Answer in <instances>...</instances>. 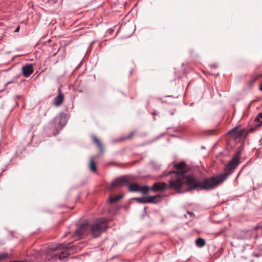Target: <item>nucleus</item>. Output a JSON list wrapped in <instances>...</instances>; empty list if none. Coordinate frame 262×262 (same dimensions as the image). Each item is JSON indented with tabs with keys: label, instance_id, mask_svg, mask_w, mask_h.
<instances>
[{
	"label": "nucleus",
	"instance_id": "obj_1",
	"mask_svg": "<svg viewBox=\"0 0 262 262\" xmlns=\"http://www.w3.org/2000/svg\"><path fill=\"white\" fill-rule=\"evenodd\" d=\"M241 154V151L238 150L226 165V173L225 174L205 179L203 182L200 181L192 176L185 177V182L188 188L185 191H189L192 189L211 190L217 187L227 179L229 174L232 173L233 170L238 165Z\"/></svg>",
	"mask_w": 262,
	"mask_h": 262
},
{
	"label": "nucleus",
	"instance_id": "obj_2",
	"mask_svg": "<svg viewBox=\"0 0 262 262\" xmlns=\"http://www.w3.org/2000/svg\"><path fill=\"white\" fill-rule=\"evenodd\" d=\"M171 174V177L169 181V185L164 182H158L155 183L152 188L155 191H164L169 188L173 189L178 192H184L185 191H181L180 188L182 185L185 183V176L184 172H178L176 171H169L168 174Z\"/></svg>",
	"mask_w": 262,
	"mask_h": 262
},
{
	"label": "nucleus",
	"instance_id": "obj_3",
	"mask_svg": "<svg viewBox=\"0 0 262 262\" xmlns=\"http://www.w3.org/2000/svg\"><path fill=\"white\" fill-rule=\"evenodd\" d=\"M262 118V112L258 113L257 116L255 118L251 128L248 130L247 129H237L236 128L232 129L230 133L235 139H244L246 138L248 133H253L262 125V121L260 119Z\"/></svg>",
	"mask_w": 262,
	"mask_h": 262
},
{
	"label": "nucleus",
	"instance_id": "obj_4",
	"mask_svg": "<svg viewBox=\"0 0 262 262\" xmlns=\"http://www.w3.org/2000/svg\"><path fill=\"white\" fill-rule=\"evenodd\" d=\"M106 228L107 221L104 218L97 219L91 227L92 233L95 237H98Z\"/></svg>",
	"mask_w": 262,
	"mask_h": 262
},
{
	"label": "nucleus",
	"instance_id": "obj_5",
	"mask_svg": "<svg viewBox=\"0 0 262 262\" xmlns=\"http://www.w3.org/2000/svg\"><path fill=\"white\" fill-rule=\"evenodd\" d=\"M129 182L128 176H123L114 179L111 184L106 186V189L112 190L116 188H119L124 185H127Z\"/></svg>",
	"mask_w": 262,
	"mask_h": 262
},
{
	"label": "nucleus",
	"instance_id": "obj_6",
	"mask_svg": "<svg viewBox=\"0 0 262 262\" xmlns=\"http://www.w3.org/2000/svg\"><path fill=\"white\" fill-rule=\"evenodd\" d=\"M128 189L131 192H141L143 194H146L150 189V187L147 186L140 187L138 184H132L129 185Z\"/></svg>",
	"mask_w": 262,
	"mask_h": 262
},
{
	"label": "nucleus",
	"instance_id": "obj_7",
	"mask_svg": "<svg viewBox=\"0 0 262 262\" xmlns=\"http://www.w3.org/2000/svg\"><path fill=\"white\" fill-rule=\"evenodd\" d=\"M55 121L59 126V129H61L63 126L67 123V117L66 115L62 113L56 116L55 118Z\"/></svg>",
	"mask_w": 262,
	"mask_h": 262
},
{
	"label": "nucleus",
	"instance_id": "obj_8",
	"mask_svg": "<svg viewBox=\"0 0 262 262\" xmlns=\"http://www.w3.org/2000/svg\"><path fill=\"white\" fill-rule=\"evenodd\" d=\"M23 75L26 77H29L33 72V69L32 64H27L22 68Z\"/></svg>",
	"mask_w": 262,
	"mask_h": 262
},
{
	"label": "nucleus",
	"instance_id": "obj_9",
	"mask_svg": "<svg viewBox=\"0 0 262 262\" xmlns=\"http://www.w3.org/2000/svg\"><path fill=\"white\" fill-rule=\"evenodd\" d=\"M58 95L55 98L54 104L55 106H59L63 102L64 99V96L62 94L60 88H59L58 89Z\"/></svg>",
	"mask_w": 262,
	"mask_h": 262
},
{
	"label": "nucleus",
	"instance_id": "obj_10",
	"mask_svg": "<svg viewBox=\"0 0 262 262\" xmlns=\"http://www.w3.org/2000/svg\"><path fill=\"white\" fill-rule=\"evenodd\" d=\"M88 223L84 222L81 225L80 227L75 231V234L78 237H81L85 232L88 226Z\"/></svg>",
	"mask_w": 262,
	"mask_h": 262
},
{
	"label": "nucleus",
	"instance_id": "obj_11",
	"mask_svg": "<svg viewBox=\"0 0 262 262\" xmlns=\"http://www.w3.org/2000/svg\"><path fill=\"white\" fill-rule=\"evenodd\" d=\"M69 244L63 243L61 244H56V245L51 246L49 247V249L52 251H55L56 250H60L62 249H69L70 248Z\"/></svg>",
	"mask_w": 262,
	"mask_h": 262
},
{
	"label": "nucleus",
	"instance_id": "obj_12",
	"mask_svg": "<svg viewBox=\"0 0 262 262\" xmlns=\"http://www.w3.org/2000/svg\"><path fill=\"white\" fill-rule=\"evenodd\" d=\"M162 198L160 194L147 197L148 203H157L159 202Z\"/></svg>",
	"mask_w": 262,
	"mask_h": 262
},
{
	"label": "nucleus",
	"instance_id": "obj_13",
	"mask_svg": "<svg viewBox=\"0 0 262 262\" xmlns=\"http://www.w3.org/2000/svg\"><path fill=\"white\" fill-rule=\"evenodd\" d=\"M195 244L198 246L201 247L205 245V241L204 239L199 238L196 239Z\"/></svg>",
	"mask_w": 262,
	"mask_h": 262
},
{
	"label": "nucleus",
	"instance_id": "obj_14",
	"mask_svg": "<svg viewBox=\"0 0 262 262\" xmlns=\"http://www.w3.org/2000/svg\"><path fill=\"white\" fill-rule=\"evenodd\" d=\"M89 167L91 171L93 172H95L96 171V167L95 165L94 160L93 158H91L90 160Z\"/></svg>",
	"mask_w": 262,
	"mask_h": 262
},
{
	"label": "nucleus",
	"instance_id": "obj_15",
	"mask_svg": "<svg viewBox=\"0 0 262 262\" xmlns=\"http://www.w3.org/2000/svg\"><path fill=\"white\" fill-rule=\"evenodd\" d=\"M122 194H119V195H118L117 196H115V197H114V198H111L109 200L110 201V202L111 203H115L117 201H118L120 199H121L122 198Z\"/></svg>",
	"mask_w": 262,
	"mask_h": 262
},
{
	"label": "nucleus",
	"instance_id": "obj_16",
	"mask_svg": "<svg viewBox=\"0 0 262 262\" xmlns=\"http://www.w3.org/2000/svg\"><path fill=\"white\" fill-rule=\"evenodd\" d=\"M134 199L137 200L139 203H148L147 197L135 198Z\"/></svg>",
	"mask_w": 262,
	"mask_h": 262
},
{
	"label": "nucleus",
	"instance_id": "obj_17",
	"mask_svg": "<svg viewBox=\"0 0 262 262\" xmlns=\"http://www.w3.org/2000/svg\"><path fill=\"white\" fill-rule=\"evenodd\" d=\"M93 139L95 143L97 144L98 146L99 147L101 151H102L103 147L101 142L99 141V140L97 138V137L95 136H93Z\"/></svg>",
	"mask_w": 262,
	"mask_h": 262
},
{
	"label": "nucleus",
	"instance_id": "obj_18",
	"mask_svg": "<svg viewBox=\"0 0 262 262\" xmlns=\"http://www.w3.org/2000/svg\"><path fill=\"white\" fill-rule=\"evenodd\" d=\"M69 255V253L68 252V251L62 252L60 253L59 255V259L61 260H64Z\"/></svg>",
	"mask_w": 262,
	"mask_h": 262
},
{
	"label": "nucleus",
	"instance_id": "obj_19",
	"mask_svg": "<svg viewBox=\"0 0 262 262\" xmlns=\"http://www.w3.org/2000/svg\"><path fill=\"white\" fill-rule=\"evenodd\" d=\"M185 165L184 162H181L174 165V167L177 169H182Z\"/></svg>",
	"mask_w": 262,
	"mask_h": 262
},
{
	"label": "nucleus",
	"instance_id": "obj_20",
	"mask_svg": "<svg viewBox=\"0 0 262 262\" xmlns=\"http://www.w3.org/2000/svg\"><path fill=\"white\" fill-rule=\"evenodd\" d=\"M9 255L7 253H3L0 254V261L2 259L8 258Z\"/></svg>",
	"mask_w": 262,
	"mask_h": 262
},
{
	"label": "nucleus",
	"instance_id": "obj_21",
	"mask_svg": "<svg viewBox=\"0 0 262 262\" xmlns=\"http://www.w3.org/2000/svg\"><path fill=\"white\" fill-rule=\"evenodd\" d=\"M57 0H48V3L50 4H55L57 3Z\"/></svg>",
	"mask_w": 262,
	"mask_h": 262
},
{
	"label": "nucleus",
	"instance_id": "obj_22",
	"mask_svg": "<svg viewBox=\"0 0 262 262\" xmlns=\"http://www.w3.org/2000/svg\"><path fill=\"white\" fill-rule=\"evenodd\" d=\"M259 89L260 91H262V83L259 84Z\"/></svg>",
	"mask_w": 262,
	"mask_h": 262
},
{
	"label": "nucleus",
	"instance_id": "obj_23",
	"mask_svg": "<svg viewBox=\"0 0 262 262\" xmlns=\"http://www.w3.org/2000/svg\"><path fill=\"white\" fill-rule=\"evenodd\" d=\"M19 30V27L18 26L16 28V29L14 31V32H18Z\"/></svg>",
	"mask_w": 262,
	"mask_h": 262
},
{
	"label": "nucleus",
	"instance_id": "obj_24",
	"mask_svg": "<svg viewBox=\"0 0 262 262\" xmlns=\"http://www.w3.org/2000/svg\"><path fill=\"white\" fill-rule=\"evenodd\" d=\"M255 80H256V79H253V80H252V82H253L255 81Z\"/></svg>",
	"mask_w": 262,
	"mask_h": 262
},
{
	"label": "nucleus",
	"instance_id": "obj_25",
	"mask_svg": "<svg viewBox=\"0 0 262 262\" xmlns=\"http://www.w3.org/2000/svg\"><path fill=\"white\" fill-rule=\"evenodd\" d=\"M132 134L130 136H129L128 137H127V138H130V137L132 136Z\"/></svg>",
	"mask_w": 262,
	"mask_h": 262
},
{
	"label": "nucleus",
	"instance_id": "obj_26",
	"mask_svg": "<svg viewBox=\"0 0 262 262\" xmlns=\"http://www.w3.org/2000/svg\"><path fill=\"white\" fill-rule=\"evenodd\" d=\"M189 213H190V214H192V212H190Z\"/></svg>",
	"mask_w": 262,
	"mask_h": 262
}]
</instances>
